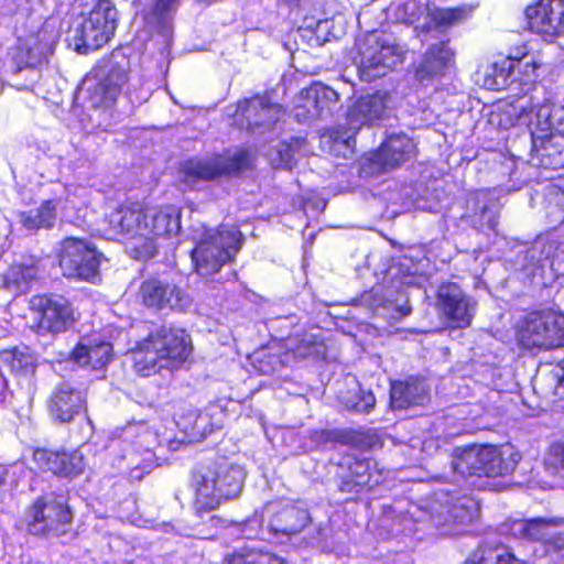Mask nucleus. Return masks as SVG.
<instances>
[{"label": "nucleus", "mask_w": 564, "mask_h": 564, "mask_svg": "<svg viewBox=\"0 0 564 564\" xmlns=\"http://www.w3.org/2000/svg\"><path fill=\"white\" fill-rule=\"evenodd\" d=\"M224 564H289L283 557L261 549L241 546L224 557Z\"/></svg>", "instance_id": "f704fd0d"}, {"label": "nucleus", "mask_w": 564, "mask_h": 564, "mask_svg": "<svg viewBox=\"0 0 564 564\" xmlns=\"http://www.w3.org/2000/svg\"><path fill=\"white\" fill-rule=\"evenodd\" d=\"M33 462L41 471L51 473L58 478H75L86 468V458L79 448H35Z\"/></svg>", "instance_id": "f3484780"}, {"label": "nucleus", "mask_w": 564, "mask_h": 564, "mask_svg": "<svg viewBox=\"0 0 564 564\" xmlns=\"http://www.w3.org/2000/svg\"><path fill=\"white\" fill-rule=\"evenodd\" d=\"M47 45L39 40L24 42L17 46L14 59L18 68H35L46 59Z\"/></svg>", "instance_id": "c9c22d12"}, {"label": "nucleus", "mask_w": 564, "mask_h": 564, "mask_svg": "<svg viewBox=\"0 0 564 564\" xmlns=\"http://www.w3.org/2000/svg\"><path fill=\"white\" fill-rule=\"evenodd\" d=\"M57 260L62 275L68 281L95 284L101 280L105 254L86 238L68 236L62 239Z\"/></svg>", "instance_id": "423d86ee"}, {"label": "nucleus", "mask_w": 564, "mask_h": 564, "mask_svg": "<svg viewBox=\"0 0 564 564\" xmlns=\"http://www.w3.org/2000/svg\"><path fill=\"white\" fill-rule=\"evenodd\" d=\"M29 308L33 316L32 329L40 336H56L69 330L75 322V308L64 295L42 293L33 295Z\"/></svg>", "instance_id": "1a4fd4ad"}, {"label": "nucleus", "mask_w": 564, "mask_h": 564, "mask_svg": "<svg viewBox=\"0 0 564 564\" xmlns=\"http://www.w3.org/2000/svg\"><path fill=\"white\" fill-rule=\"evenodd\" d=\"M243 481L245 473L236 465L213 462L194 468L191 487L195 514L202 517L218 509L223 502L237 498Z\"/></svg>", "instance_id": "7ed1b4c3"}, {"label": "nucleus", "mask_w": 564, "mask_h": 564, "mask_svg": "<svg viewBox=\"0 0 564 564\" xmlns=\"http://www.w3.org/2000/svg\"><path fill=\"white\" fill-rule=\"evenodd\" d=\"M113 347L107 340L87 339L85 343H77L69 351V360L74 364L100 370L105 368L112 359Z\"/></svg>", "instance_id": "b1692460"}, {"label": "nucleus", "mask_w": 564, "mask_h": 564, "mask_svg": "<svg viewBox=\"0 0 564 564\" xmlns=\"http://www.w3.org/2000/svg\"><path fill=\"white\" fill-rule=\"evenodd\" d=\"M477 519V510L473 505L462 500L451 503L443 517L442 524L449 528L454 533H464L466 528Z\"/></svg>", "instance_id": "72a5a7b5"}, {"label": "nucleus", "mask_w": 564, "mask_h": 564, "mask_svg": "<svg viewBox=\"0 0 564 564\" xmlns=\"http://www.w3.org/2000/svg\"><path fill=\"white\" fill-rule=\"evenodd\" d=\"M135 341L130 350L133 371L143 378L159 375L163 369L178 370L189 360L193 350L191 334L173 324H155Z\"/></svg>", "instance_id": "f03ea898"}, {"label": "nucleus", "mask_w": 564, "mask_h": 564, "mask_svg": "<svg viewBox=\"0 0 564 564\" xmlns=\"http://www.w3.org/2000/svg\"><path fill=\"white\" fill-rule=\"evenodd\" d=\"M308 438L317 448L327 444L341 445L343 429H315L310 432Z\"/></svg>", "instance_id": "de8ad7c7"}, {"label": "nucleus", "mask_w": 564, "mask_h": 564, "mask_svg": "<svg viewBox=\"0 0 564 564\" xmlns=\"http://www.w3.org/2000/svg\"><path fill=\"white\" fill-rule=\"evenodd\" d=\"M521 454L509 443L501 445L486 444L485 477H505L511 475Z\"/></svg>", "instance_id": "bb28decb"}, {"label": "nucleus", "mask_w": 564, "mask_h": 564, "mask_svg": "<svg viewBox=\"0 0 564 564\" xmlns=\"http://www.w3.org/2000/svg\"><path fill=\"white\" fill-rule=\"evenodd\" d=\"M46 411L56 424H68L87 413L86 392L68 382L54 387L46 400Z\"/></svg>", "instance_id": "dca6fc26"}, {"label": "nucleus", "mask_w": 564, "mask_h": 564, "mask_svg": "<svg viewBox=\"0 0 564 564\" xmlns=\"http://www.w3.org/2000/svg\"><path fill=\"white\" fill-rule=\"evenodd\" d=\"M523 349H552L564 346V313L544 308L528 312L517 329Z\"/></svg>", "instance_id": "0eeeda50"}, {"label": "nucleus", "mask_w": 564, "mask_h": 564, "mask_svg": "<svg viewBox=\"0 0 564 564\" xmlns=\"http://www.w3.org/2000/svg\"><path fill=\"white\" fill-rule=\"evenodd\" d=\"M486 444L455 447L452 454V466L456 473L485 477Z\"/></svg>", "instance_id": "c85d7f7f"}, {"label": "nucleus", "mask_w": 564, "mask_h": 564, "mask_svg": "<svg viewBox=\"0 0 564 564\" xmlns=\"http://www.w3.org/2000/svg\"><path fill=\"white\" fill-rule=\"evenodd\" d=\"M313 96L308 94V87L302 88L295 97L293 106L294 117L297 122H305L311 119L318 118V112H315L311 106L313 104Z\"/></svg>", "instance_id": "c03bdc74"}, {"label": "nucleus", "mask_w": 564, "mask_h": 564, "mask_svg": "<svg viewBox=\"0 0 564 564\" xmlns=\"http://www.w3.org/2000/svg\"><path fill=\"white\" fill-rule=\"evenodd\" d=\"M417 154V143L413 138L404 132L391 133L366 155L364 167L371 174H382L400 169L415 160Z\"/></svg>", "instance_id": "ddd939ff"}, {"label": "nucleus", "mask_w": 564, "mask_h": 564, "mask_svg": "<svg viewBox=\"0 0 564 564\" xmlns=\"http://www.w3.org/2000/svg\"><path fill=\"white\" fill-rule=\"evenodd\" d=\"M516 66L510 59L500 58L492 64V80L490 77L486 78V85L490 89L501 90L508 86L516 84Z\"/></svg>", "instance_id": "a19ab883"}, {"label": "nucleus", "mask_w": 564, "mask_h": 564, "mask_svg": "<svg viewBox=\"0 0 564 564\" xmlns=\"http://www.w3.org/2000/svg\"><path fill=\"white\" fill-rule=\"evenodd\" d=\"M138 296L144 307L158 312L182 308L186 304V294L177 284L158 276L143 280L139 286Z\"/></svg>", "instance_id": "6ab92c4d"}, {"label": "nucleus", "mask_w": 564, "mask_h": 564, "mask_svg": "<svg viewBox=\"0 0 564 564\" xmlns=\"http://www.w3.org/2000/svg\"><path fill=\"white\" fill-rule=\"evenodd\" d=\"M470 11L464 7L436 9L432 14V21L437 29H448L469 15Z\"/></svg>", "instance_id": "37998d69"}, {"label": "nucleus", "mask_w": 564, "mask_h": 564, "mask_svg": "<svg viewBox=\"0 0 564 564\" xmlns=\"http://www.w3.org/2000/svg\"><path fill=\"white\" fill-rule=\"evenodd\" d=\"M436 307L452 329H463L471 325L476 303L451 281L441 283L436 290Z\"/></svg>", "instance_id": "4468645a"}, {"label": "nucleus", "mask_w": 564, "mask_h": 564, "mask_svg": "<svg viewBox=\"0 0 564 564\" xmlns=\"http://www.w3.org/2000/svg\"><path fill=\"white\" fill-rule=\"evenodd\" d=\"M55 218L56 206L52 199L43 200L37 208L20 213V223L29 231L50 229L54 226Z\"/></svg>", "instance_id": "473e14b6"}, {"label": "nucleus", "mask_w": 564, "mask_h": 564, "mask_svg": "<svg viewBox=\"0 0 564 564\" xmlns=\"http://www.w3.org/2000/svg\"><path fill=\"white\" fill-rule=\"evenodd\" d=\"M8 365L11 371L15 373H26L32 369L33 364L31 361V355L20 350L19 348H12L8 351Z\"/></svg>", "instance_id": "09e8293b"}, {"label": "nucleus", "mask_w": 564, "mask_h": 564, "mask_svg": "<svg viewBox=\"0 0 564 564\" xmlns=\"http://www.w3.org/2000/svg\"><path fill=\"white\" fill-rule=\"evenodd\" d=\"M463 564H528L513 547L502 541H482L465 558Z\"/></svg>", "instance_id": "a878e982"}, {"label": "nucleus", "mask_w": 564, "mask_h": 564, "mask_svg": "<svg viewBox=\"0 0 564 564\" xmlns=\"http://www.w3.org/2000/svg\"><path fill=\"white\" fill-rule=\"evenodd\" d=\"M564 523L563 518H532L524 520L519 530V536L529 542H538L542 544L549 534L551 527H558Z\"/></svg>", "instance_id": "e433bc0d"}, {"label": "nucleus", "mask_w": 564, "mask_h": 564, "mask_svg": "<svg viewBox=\"0 0 564 564\" xmlns=\"http://www.w3.org/2000/svg\"><path fill=\"white\" fill-rule=\"evenodd\" d=\"M286 355H291L294 359L326 360L327 346L322 336L304 332L293 338L286 347Z\"/></svg>", "instance_id": "2f4dec72"}, {"label": "nucleus", "mask_w": 564, "mask_h": 564, "mask_svg": "<svg viewBox=\"0 0 564 564\" xmlns=\"http://www.w3.org/2000/svg\"><path fill=\"white\" fill-rule=\"evenodd\" d=\"M117 10L112 0H96L87 17L75 29L76 52L88 54L104 47L116 31Z\"/></svg>", "instance_id": "9d476101"}, {"label": "nucleus", "mask_w": 564, "mask_h": 564, "mask_svg": "<svg viewBox=\"0 0 564 564\" xmlns=\"http://www.w3.org/2000/svg\"><path fill=\"white\" fill-rule=\"evenodd\" d=\"M73 520L74 513L66 501L40 496L28 506L24 524L32 535L58 538L72 531Z\"/></svg>", "instance_id": "6e6552de"}, {"label": "nucleus", "mask_w": 564, "mask_h": 564, "mask_svg": "<svg viewBox=\"0 0 564 564\" xmlns=\"http://www.w3.org/2000/svg\"><path fill=\"white\" fill-rule=\"evenodd\" d=\"M104 231L110 239L138 242L143 252L153 256L155 241L177 234L180 218L165 207L150 206L139 199H126L104 218Z\"/></svg>", "instance_id": "f257e3e1"}, {"label": "nucleus", "mask_w": 564, "mask_h": 564, "mask_svg": "<svg viewBox=\"0 0 564 564\" xmlns=\"http://www.w3.org/2000/svg\"><path fill=\"white\" fill-rule=\"evenodd\" d=\"M127 83V75L123 72L111 70L105 78L96 83L90 91V100L96 108L111 107L119 95L122 86Z\"/></svg>", "instance_id": "7c9ffc66"}, {"label": "nucleus", "mask_w": 564, "mask_h": 564, "mask_svg": "<svg viewBox=\"0 0 564 564\" xmlns=\"http://www.w3.org/2000/svg\"><path fill=\"white\" fill-rule=\"evenodd\" d=\"M308 94H311L314 99V106L312 105L311 108L315 112H318L319 116L325 109H329L330 106L335 105L339 99V95L335 89L321 82H313L308 86Z\"/></svg>", "instance_id": "79ce46f5"}, {"label": "nucleus", "mask_w": 564, "mask_h": 564, "mask_svg": "<svg viewBox=\"0 0 564 564\" xmlns=\"http://www.w3.org/2000/svg\"><path fill=\"white\" fill-rule=\"evenodd\" d=\"M448 44V40H443L426 48L421 62L414 68V77L417 82H433L445 76L455 61V53Z\"/></svg>", "instance_id": "412c9836"}, {"label": "nucleus", "mask_w": 564, "mask_h": 564, "mask_svg": "<svg viewBox=\"0 0 564 564\" xmlns=\"http://www.w3.org/2000/svg\"><path fill=\"white\" fill-rule=\"evenodd\" d=\"M359 55L358 75L366 83L386 76L402 59L398 45L387 43L376 31L365 37L359 46Z\"/></svg>", "instance_id": "f8f14e48"}, {"label": "nucleus", "mask_w": 564, "mask_h": 564, "mask_svg": "<svg viewBox=\"0 0 564 564\" xmlns=\"http://www.w3.org/2000/svg\"><path fill=\"white\" fill-rule=\"evenodd\" d=\"M530 48L527 42H520L516 45H512L508 50V54L503 57L506 59H510L513 62V65L517 67L519 63L527 59L529 57Z\"/></svg>", "instance_id": "603ef678"}, {"label": "nucleus", "mask_w": 564, "mask_h": 564, "mask_svg": "<svg viewBox=\"0 0 564 564\" xmlns=\"http://www.w3.org/2000/svg\"><path fill=\"white\" fill-rule=\"evenodd\" d=\"M336 479L339 492L359 496L378 487L383 475L373 458L346 453L337 463Z\"/></svg>", "instance_id": "9b49d317"}, {"label": "nucleus", "mask_w": 564, "mask_h": 564, "mask_svg": "<svg viewBox=\"0 0 564 564\" xmlns=\"http://www.w3.org/2000/svg\"><path fill=\"white\" fill-rule=\"evenodd\" d=\"M7 475H8L7 470L4 468L0 467V487L6 484Z\"/></svg>", "instance_id": "864d4df0"}, {"label": "nucleus", "mask_w": 564, "mask_h": 564, "mask_svg": "<svg viewBox=\"0 0 564 564\" xmlns=\"http://www.w3.org/2000/svg\"><path fill=\"white\" fill-rule=\"evenodd\" d=\"M180 0H153L150 15L156 21L162 22L176 9Z\"/></svg>", "instance_id": "3c124183"}, {"label": "nucleus", "mask_w": 564, "mask_h": 564, "mask_svg": "<svg viewBox=\"0 0 564 564\" xmlns=\"http://www.w3.org/2000/svg\"><path fill=\"white\" fill-rule=\"evenodd\" d=\"M389 97L388 91L381 90L360 96L349 108L350 121L357 119L360 120V123H365L381 119L384 116Z\"/></svg>", "instance_id": "c756f323"}, {"label": "nucleus", "mask_w": 564, "mask_h": 564, "mask_svg": "<svg viewBox=\"0 0 564 564\" xmlns=\"http://www.w3.org/2000/svg\"><path fill=\"white\" fill-rule=\"evenodd\" d=\"M389 392L391 405L398 410L422 405L429 399V389L419 376L391 381Z\"/></svg>", "instance_id": "5701e85b"}, {"label": "nucleus", "mask_w": 564, "mask_h": 564, "mask_svg": "<svg viewBox=\"0 0 564 564\" xmlns=\"http://www.w3.org/2000/svg\"><path fill=\"white\" fill-rule=\"evenodd\" d=\"M542 463L549 475L564 480V440L549 443Z\"/></svg>", "instance_id": "ea45409f"}, {"label": "nucleus", "mask_w": 564, "mask_h": 564, "mask_svg": "<svg viewBox=\"0 0 564 564\" xmlns=\"http://www.w3.org/2000/svg\"><path fill=\"white\" fill-rule=\"evenodd\" d=\"M272 93L273 90H265L263 94L239 99L232 115L235 121L247 130H253L271 121L272 116L285 112L282 105L273 101Z\"/></svg>", "instance_id": "a211bd4d"}, {"label": "nucleus", "mask_w": 564, "mask_h": 564, "mask_svg": "<svg viewBox=\"0 0 564 564\" xmlns=\"http://www.w3.org/2000/svg\"><path fill=\"white\" fill-rule=\"evenodd\" d=\"M541 546L545 556L561 564L564 557V532H549Z\"/></svg>", "instance_id": "49530a36"}, {"label": "nucleus", "mask_w": 564, "mask_h": 564, "mask_svg": "<svg viewBox=\"0 0 564 564\" xmlns=\"http://www.w3.org/2000/svg\"><path fill=\"white\" fill-rule=\"evenodd\" d=\"M245 241L240 229L219 225L205 234L191 251L195 272L200 276H212L226 264L234 263Z\"/></svg>", "instance_id": "20e7f679"}, {"label": "nucleus", "mask_w": 564, "mask_h": 564, "mask_svg": "<svg viewBox=\"0 0 564 564\" xmlns=\"http://www.w3.org/2000/svg\"><path fill=\"white\" fill-rule=\"evenodd\" d=\"M252 169V158L248 149L212 153L207 156H194L185 160L181 166L182 182L191 187L198 183L215 182L224 177L238 175Z\"/></svg>", "instance_id": "39448f33"}, {"label": "nucleus", "mask_w": 564, "mask_h": 564, "mask_svg": "<svg viewBox=\"0 0 564 564\" xmlns=\"http://www.w3.org/2000/svg\"><path fill=\"white\" fill-rule=\"evenodd\" d=\"M311 522L308 510L295 503H286L270 518L268 527L274 534L292 536L302 532Z\"/></svg>", "instance_id": "393cba45"}, {"label": "nucleus", "mask_w": 564, "mask_h": 564, "mask_svg": "<svg viewBox=\"0 0 564 564\" xmlns=\"http://www.w3.org/2000/svg\"><path fill=\"white\" fill-rule=\"evenodd\" d=\"M370 399H371V402H370V403H367V406H369V408H373V406H375V403H376L375 398H373L372 395H370Z\"/></svg>", "instance_id": "5fc2aeb1"}, {"label": "nucleus", "mask_w": 564, "mask_h": 564, "mask_svg": "<svg viewBox=\"0 0 564 564\" xmlns=\"http://www.w3.org/2000/svg\"><path fill=\"white\" fill-rule=\"evenodd\" d=\"M39 278V260L30 258L29 261L13 262L1 278V288L19 294L26 293L31 284Z\"/></svg>", "instance_id": "cd10ccee"}, {"label": "nucleus", "mask_w": 564, "mask_h": 564, "mask_svg": "<svg viewBox=\"0 0 564 564\" xmlns=\"http://www.w3.org/2000/svg\"><path fill=\"white\" fill-rule=\"evenodd\" d=\"M341 445L370 452L382 445L379 435L371 430L343 429Z\"/></svg>", "instance_id": "58836bf2"}, {"label": "nucleus", "mask_w": 564, "mask_h": 564, "mask_svg": "<svg viewBox=\"0 0 564 564\" xmlns=\"http://www.w3.org/2000/svg\"><path fill=\"white\" fill-rule=\"evenodd\" d=\"M563 142L551 118V109L545 106V128L532 130V144L543 167L554 171L564 167Z\"/></svg>", "instance_id": "aec40b11"}, {"label": "nucleus", "mask_w": 564, "mask_h": 564, "mask_svg": "<svg viewBox=\"0 0 564 564\" xmlns=\"http://www.w3.org/2000/svg\"><path fill=\"white\" fill-rule=\"evenodd\" d=\"M542 63L533 57L524 59L516 68V84L522 87H533L538 79V69Z\"/></svg>", "instance_id": "a18cd8bd"}, {"label": "nucleus", "mask_w": 564, "mask_h": 564, "mask_svg": "<svg viewBox=\"0 0 564 564\" xmlns=\"http://www.w3.org/2000/svg\"><path fill=\"white\" fill-rule=\"evenodd\" d=\"M176 425L188 442H197L205 437L206 417L196 410L183 412Z\"/></svg>", "instance_id": "4c0bfd02"}, {"label": "nucleus", "mask_w": 564, "mask_h": 564, "mask_svg": "<svg viewBox=\"0 0 564 564\" xmlns=\"http://www.w3.org/2000/svg\"><path fill=\"white\" fill-rule=\"evenodd\" d=\"M360 127H346L336 126L326 131L328 140L333 144H343L349 147L351 142H355L356 134Z\"/></svg>", "instance_id": "8fccbe9b"}, {"label": "nucleus", "mask_w": 564, "mask_h": 564, "mask_svg": "<svg viewBox=\"0 0 564 564\" xmlns=\"http://www.w3.org/2000/svg\"><path fill=\"white\" fill-rule=\"evenodd\" d=\"M497 117L500 127L510 129L523 123L528 127L531 135L533 129L545 128V107H539L531 100L520 105L514 102L503 104L499 108Z\"/></svg>", "instance_id": "4be33fe9"}, {"label": "nucleus", "mask_w": 564, "mask_h": 564, "mask_svg": "<svg viewBox=\"0 0 564 564\" xmlns=\"http://www.w3.org/2000/svg\"><path fill=\"white\" fill-rule=\"evenodd\" d=\"M528 29L544 41L564 35V0H536L524 10Z\"/></svg>", "instance_id": "2eb2a0df"}]
</instances>
